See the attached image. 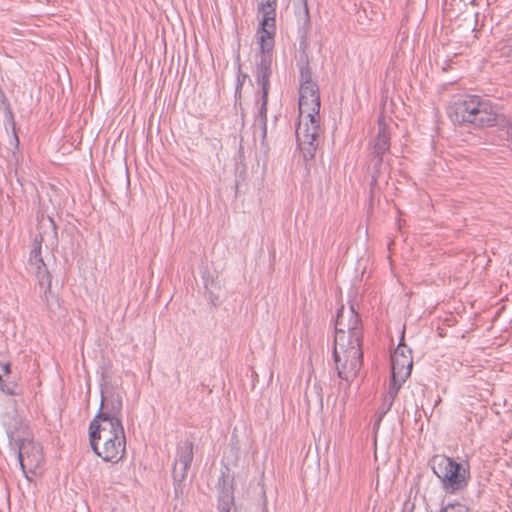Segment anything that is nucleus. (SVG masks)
Segmentation results:
<instances>
[{"label":"nucleus","instance_id":"obj_1","mask_svg":"<svg viewBox=\"0 0 512 512\" xmlns=\"http://www.w3.org/2000/svg\"><path fill=\"white\" fill-rule=\"evenodd\" d=\"M363 328L353 305L342 306L336 315L333 359L341 380L352 382L363 364Z\"/></svg>","mask_w":512,"mask_h":512},{"label":"nucleus","instance_id":"obj_2","mask_svg":"<svg viewBox=\"0 0 512 512\" xmlns=\"http://www.w3.org/2000/svg\"><path fill=\"white\" fill-rule=\"evenodd\" d=\"M276 6L277 0H262L259 10L263 13L256 36L259 51L255 55V68L253 76L258 86L256 99L268 100L273 74V50L276 34Z\"/></svg>","mask_w":512,"mask_h":512},{"label":"nucleus","instance_id":"obj_3","mask_svg":"<svg viewBox=\"0 0 512 512\" xmlns=\"http://www.w3.org/2000/svg\"><path fill=\"white\" fill-rule=\"evenodd\" d=\"M448 115L453 123L474 128L492 127L497 123V110L489 99L478 95H465L454 101Z\"/></svg>","mask_w":512,"mask_h":512},{"label":"nucleus","instance_id":"obj_4","mask_svg":"<svg viewBox=\"0 0 512 512\" xmlns=\"http://www.w3.org/2000/svg\"><path fill=\"white\" fill-rule=\"evenodd\" d=\"M89 443L92 451L104 462L118 463L126 454V434L123 425L89 423Z\"/></svg>","mask_w":512,"mask_h":512},{"label":"nucleus","instance_id":"obj_5","mask_svg":"<svg viewBox=\"0 0 512 512\" xmlns=\"http://www.w3.org/2000/svg\"><path fill=\"white\" fill-rule=\"evenodd\" d=\"M432 470L446 493H455L464 489L470 479L469 464L458 463L447 456L435 458Z\"/></svg>","mask_w":512,"mask_h":512},{"label":"nucleus","instance_id":"obj_6","mask_svg":"<svg viewBox=\"0 0 512 512\" xmlns=\"http://www.w3.org/2000/svg\"><path fill=\"white\" fill-rule=\"evenodd\" d=\"M123 396L113 386L101 389V402L98 412L91 421L99 424L123 425Z\"/></svg>","mask_w":512,"mask_h":512},{"label":"nucleus","instance_id":"obj_7","mask_svg":"<svg viewBox=\"0 0 512 512\" xmlns=\"http://www.w3.org/2000/svg\"><path fill=\"white\" fill-rule=\"evenodd\" d=\"M10 445L17 454L21 470L25 477L29 479L28 473H35L43 462V454L38 445L32 440L20 437L16 433L10 435Z\"/></svg>","mask_w":512,"mask_h":512},{"label":"nucleus","instance_id":"obj_8","mask_svg":"<svg viewBox=\"0 0 512 512\" xmlns=\"http://www.w3.org/2000/svg\"><path fill=\"white\" fill-rule=\"evenodd\" d=\"M305 113L307 121L304 125L299 121L295 133L298 147L303 152L304 158L308 160L314 158L318 147L320 115L314 116L312 112Z\"/></svg>","mask_w":512,"mask_h":512},{"label":"nucleus","instance_id":"obj_9","mask_svg":"<svg viewBox=\"0 0 512 512\" xmlns=\"http://www.w3.org/2000/svg\"><path fill=\"white\" fill-rule=\"evenodd\" d=\"M194 444L190 440L182 441L177 446L176 460L173 468V479L178 485L175 487V491L178 490V486L187 477L188 470L190 469L191 463L194 457Z\"/></svg>","mask_w":512,"mask_h":512},{"label":"nucleus","instance_id":"obj_10","mask_svg":"<svg viewBox=\"0 0 512 512\" xmlns=\"http://www.w3.org/2000/svg\"><path fill=\"white\" fill-rule=\"evenodd\" d=\"M412 366V350L404 343V336H402L400 343L391 354V371L400 376H410Z\"/></svg>","mask_w":512,"mask_h":512},{"label":"nucleus","instance_id":"obj_11","mask_svg":"<svg viewBox=\"0 0 512 512\" xmlns=\"http://www.w3.org/2000/svg\"><path fill=\"white\" fill-rule=\"evenodd\" d=\"M299 94L300 116L305 112H312L314 116H317L321 105L318 84L300 85Z\"/></svg>","mask_w":512,"mask_h":512},{"label":"nucleus","instance_id":"obj_12","mask_svg":"<svg viewBox=\"0 0 512 512\" xmlns=\"http://www.w3.org/2000/svg\"><path fill=\"white\" fill-rule=\"evenodd\" d=\"M390 145V133L387 129L386 124L381 119H379L378 132L373 145V156H384L387 152H389Z\"/></svg>","mask_w":512,"mask_h":512},{"label":"nucleus","instance_id":"obj_13","mask_svg":"<svg viewBox=\"0 0 512 512\" xmlns=\"http://www.w3.org/2000/svg\"><path fill=\"white\" fill-rule=\"evenodd\" d=\"M302 7L296 13L298 24V37L301 43H305L310 29V13L308 8V0H301Z\"/></svg>","mask_w":512,"mask_h":512},{"label":"nucleus","instance_id":"obj_14","mask_svg":"<svg viewBox=\"0 0 512 512\" xmlns=\"http://www.w3.org/2000/svg\"><path fill=\"white\" fill-rule=\"evenodd\" d=\"M219 512H235L233 487L223 478V487L218 497Z\"/></svg>","mask_w":512,"mask_h":512},{"label":"nucleus","instance_id":"obj_15","mask_svg":"<svg viewBox=\"0 0 512 512\" xmlns=\"http://www.w3.org/2000/svg\"><path fill=\"white\" fill-rule=\"evenodd\" d=\"M35 271L38 278L39 287L43 291L41 298L46 303L47 308L52 311L53 304H51L49 300L51 296V275L46 266H44V268L35 269Z\"/></svg>","mask_w":512,"mask_h":512},{"label":"nucleus","instance_id":"obj_16","mask_svg":"<svg viewBox=\"0 0 512 512\" xmlns=\"http://www.w3.org/2000/svg\"><path fill=\"white\" fill-rule=\"evenodd\" d=\"M42 243L43 236L41 233H38L33 239L32 248L29 255V265L34 269H40L46 266L42 258Z\"/></svg>","mask_w":512,"mask_h":512},{"label":"nucleus","instance_id":"obj_17","mask_svg":"<svg viewBox=\"0 0 512 512\" xmlns=\"http://www.w3.org/2000/svg\"><path fill=\"white\" fill-rule=\"evenodd\" d=\"M299 68V82L300 85H308V84H314L316 83L312 79V71L309 66V62L307 59V56L301 57L300 60L297 63Z\"/></svg>","mask_w":512,"mask_h":512},{"label":"nucleus","instance_id":"obj_18","mask_svg":"<svg viewBox=\"0 0 512 512\" xmlns=\"http://www.w3.org/2000/svg\"><path fill=\"white\" fill-rule=\"evenodd\" d=\"M408 377L409 376H400V374H394V372L391 371V379H390L388 391L385 394V396L392 400H395L402 384L405 382V380Z\"/></svg>","mask_w":512,"mask_h":512},{"label":"nucleus","instance_id":"obj_19","mask_svg":"<svg viewBox=\"0 0 512 512\" xmlns=\"http://www.w3.org/2000/svg\"><path fill=\"white\" fill-rule=\"evenodd\" d=\"M393 403L394 400L384 396L382 403L380 404L375 413V420L373 424L374 431H377L379 429L384 416L390 411Z\"/></svg>","mask_w":512,"mask_h":512},{"label":"nucleus","instance_id":"obj_20","mask_svg":"<svg viewBox=\"0 0 512 512\" xmlns=\"http://www.w3.org/2000/svg\"><path fill=\"white\" fill-rule=\"evenodd\" d=\"M256 103L260 104L258 109V118L261 124L262 138L265 139L267 136V105L268 100L256 99Z\"/></svg>","mask_w":512,"mask_h":512},{"label":"nucleus","instance_id":"obj_21","mask_svg":"<svg viewBox=\"0 0 512 512\" xmlns=\"http://www.w3.org/2000/svg\"><path fill=\"white\" fill-rule=\"evenodd\" d=\"M204 287H205V290H206V295H207V299L208 301L213 305V306H217L218 305V302H219V295L216 293L215 289L217 288V285L216 283L214 282L213 279L209 280H205V284H204Z\"/></svg>","mask_w":512,"mask_h":512},{"label":"nucleus","instance_id":"obj_22","mask_svg":"<svg viewBox=\"0 0 512 512\" xmlns=\"http://www.w3.org/2000/svg\"><path fill=\"white\" fill-rule=\"evenodd\" d=\"M6 129L10 128L15 140L16 146H18L19 138L16 131V122L12 110L8 107L5 111Z\"/></svg>","mask_w":512,"mask_h":512},{"label":"nucleus","instance_id":"obj_23","mask_svg":"<svg viewBox=\"0 0 512 512\" xmlns=\"http://www.w3.org/2000/svg\"><path fill=\"white\" fill-rule=\"evenodd\" d=\"M0 389L2 390L3 393H5L7 395H10V396H14V395L18 394V392H17V385L15 383H8V384H6L3 381L1 375H0Z\"/></svg>","mask_w":512,"mask_h":512},{"label":"nucleus","instance_id":"obj_24","mask_svg":"<svg viewBox=\"0 0 512 512\" xmlns=\"http://www.w3.org/2000/svg\"><path fill=\"white\" fill-rule=\"evenodd\" d=\"M501 55L512 61V35L505 41L500 48Z\"/></svg>","mask_w":512,"mask_h":512},{"label":"nucleus","instance_id":"obj_25","mask_svg":"<svg viewBox=\"0 0 512 512\" xmlns=\"http://www.w3.org/2000/svg\"><path fill=\"white\" fill-rule=\"evenodd\" d=\"M440 512H469V509L461 503H454L446 505Z\"/></svg>","mask_w":512,"mask_h":512},{"label":"nucleus","instance_id":"obj_26","mask_svg":"<svg viewBox=\"0 0 512 512\" xmlns=\"http://www.w3.org/2000/svg\"><path fill=\"white\" fill-rule=\"evenodd\" d=\"M376 162L373 164V174H372V182L371 185L377 182L379 176H380V169L383 165V156L375 157Z\"/></svg>","mask_w":512,"mask_h":512},{"label":"nucleus","instance_id":"obj_27","mask_svg":"<svg viewBox=\"0 0 512 512\" xmlns=\"http://www.w3.org/2000/svg\"><path fill=\"white\" fill-rule=\"evenodd\" d=\"M247 77H248V75L246 73H243L241 71V68L239 67L238 68V75H237V83H236L235 96H237L238 94L239 95L241 94V89H242L243 84H244V82H245Z\"/></svg>","mask_w":512,"mask_h":512},{"label":"nucleus","instance_id":"obj_28","mask_svg":"<svg viewBox=\"0 0 512 512\" xmlns=\"http://www.w3.org/2000/svg\"><path fill=\"white\" fill-rule=\"evenodd\" d=\"M313 389L316 393V398L318 402L323 405V388L320 382L315 381L313 385Z\"/></svg>","mask_w":512,"mask_h":512},{"label":"nucleus","instance_id":"obj_29","mask_svg":"<svg viewBox=\"0 0 512 512\" xmlns=\"http://www.w3.org/2000/svg\"><path fill=\"white\" fill-rule=\"evenodd\" d=\"M2 368H3V371L5 374L10 373V365L9 364L2 365Z\"/></svg>","mask_w":512,"mask_h":512},{"label":"nucleus","instance_id":"obj_30","mask_svg":"<svg viewBox=\"0 0 512 512\" xmlns=\"http://www.w3.org/2000/svg\"><path fill=\"white\" fill-rule=\"evenodd\" d=\"M49 221H50L51 225L53 226V230L56 232V226L54 224V221L51 218H49Z\"/></svg>","mask_w":512,"mask_h":512},{"label":"nucleus","instance_id":"obj_31","mask_svg":"<svg viewBox=\"0 0 512 512\" xmlns=\"http://www.w3.org/2000/svg\"><path fill=\"white\" fill-rule=\"evenodd\" d=\"M403 512H405V511H403Z\"/></svg>","mask_w":512,"mask_h":512}]
</instances>
